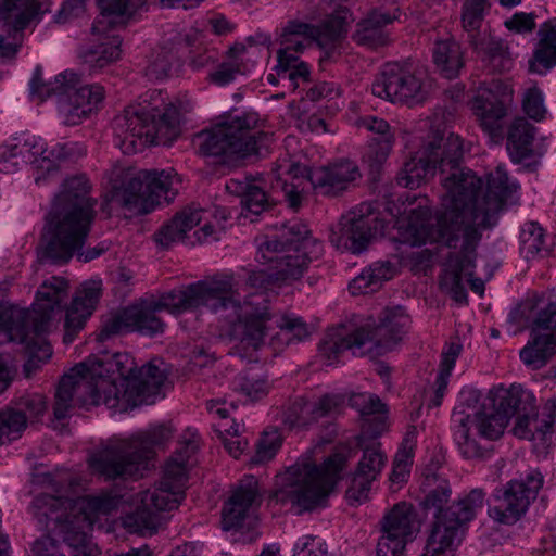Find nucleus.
<instances>
[{"mask_svg": "<svg viewBox=\"0 0 556 556\" xmlns=\"http://www.w3.org/2000/svg\"><path fill=\"white\" fill-rule=\"evenodd\" d=\"M416 528V514L410 504L399 503L384 516L382 532L408 542L414 538Z\"/></svg>", "mask_w": 556, "mask_h": 556, "instance_id": "nucleus-40", "label": "nucleus"}, {"mask_svg": "<svg viewBox=\"0 0 556 556\" xmlns=\"http://www.w3.org/2000/svg\"><path fill=\"white\" fill-rule=\"evenodd\" d=\"M480 37H473L470 47L480 56L481 61L492 71L502 73L510 70L511 54L507 43L493 35L491 30Z\"/></svg>", "mask_w": 556, "mask_h": 556, "instance_id": "nucleus-36", "label": "nucleus"}, {"mask_svg": "<svg viewBox=\"0 0 556 556\" xmlns=\"http://www.w3.org/2000/svg\"><path fill=\"white\" fill-rule=\"evenodd\" d=\"M543 482V475L539 470H531L496 489L493 504L489 507V516L504 525L517 522L536 498Z\"/></svg>", "mask_w": 556, "mask_h": 556, "instance_id": "nucleus-22", "label": "nucleus"}, {"mask_svg": "<svg viewBox=\"0 0 556 556\" xmlns=\"http://www.w3.org/2000/svg\"><path fill=\"white\" fill-rule=\"evenodd\" d=\"M361 177L358 166L350 160H340L318 167L309 174L314 189L327 197H337Z\"/></svg>", "mask_w": 556, "mask_h": 556, "instance_id": "nucleus-27", "label": "nucleus"}, {"mask_svg": "<svg viewBox=\"0 0 556 556\" xmlns=\"http://www.w3.org/2000/svg\"><path fill=\"white\" fill-rule=\"evenodd\" d=\"M462 159L463 144L459 136L453 132L445 136L437 130L429 135L416 154L404 163L403 168L397 175V184L400 186L415 189L439 168L444 193L441 197L440 207L435 212L434 224L429 223L431 217V214H429L426 222L429 228H440L441 215L450 210L454 214L460 215L457 219H466L481 214L485 207L484 199L488 194L490 176L498 167L506 173L502 166H497L494 172L490 173L486 191L481 198L483 182L471 169L460 166ZM418 207H424V205L418 204L416 208ZM414 210L415 207L409 211L406 218L397 222L401 238L404 230L401 226H406ZM428 210L430 208L428 207Z\"/></svg>", "mask_w": 556, "mask_h": 556, "instance_id": "nucleus-3", "label": "nucleus"}, {"mask_svg": "<svg viewBox=\"0 0 556 556\" xmlns=\"http://www.w3.org/2000/svg\"><path fill=\"white\" fill-rule=\"evenodd\" d=\"M507 321L517 333L531 327V340L520 351L521 361L540 369L556 354V304L527 299L513 308Z\"/></svg>", "mask_w": 556, "mask_h": 556, "instance_id": "nucleus-19", "label": "nucleus"}, {"mask_svg": "<svg viewBox=\"0 0 556 556\" xmlns=\"http://www.w3.org/2000/svg\"><path fill=\"white\" fill-rule=\"evenodd\" d=\"M380 226L379 219L370 212V205L362 204L359 213L342 216L339 233L331 241L338 248L358 254L367 249Z\"/></svg>", "mask_w": 556, "mask_h": 556, "instance_id": "nucleus-24", "label": "nucleus"}, {"mask_svg": "<svg viewBox=\"0 0 556 556\" xmlns=\"http://www.w3.org/2000/svg\"><path fill=\"white\" fill-rule=\"evenodd\" d=\"M522 108L525 113L532 119L540 122L546 114L544 99L541 90L536 87L530 88L523 97Z\"/></svg>", "mask_w": 556, "mask_h": 556, "instance_id": "nucleus-58", "label": "nucleus"}, {"mask_svg": "<svg viewBox=\"0 0 556 556\" xmlns=\"http://www.w3.org/2000/svg\"><path fill=\"white\" fill-rule=\"evenodd\" d=\"M15 413L24 419V424L37 422L47 410V401L43 395L34 393L20 397L13 406Z\"/></svg>", "mask_w": 556, "mask_h": 556, "instance_id": "nucleus-50", "label": "nucleus"}, {"mask_svg": "<svg viewBox=\"0 0 556 556\" xmlns=\"http://www.w3.org/2000/svg\"><path fill=\"white\" fill-rule=\"evenodd\" d=\"M400 9L392 12L382 9L372 10L366 18L357 25L354 39L357 43L371 49L386 46L389 42V35L384 27L400 17Z\"/></svg>", "mask_w": 556, "mask_h": 556, "instance_id": "nucleus-32", "label": "nucleus"}, {"mask_svg": "<svg viewBox=\"0 0 556 556\" xmlns=\"http://www.w3.org/2000/svg\"><path fill=\"white\" fill-rule=\"evenodd\" d=\"M4 153L11 152V154L18 159L21 162L30 164L34 169L37 170L35 181L36 184H40L43 180V176H41V167H49V161H45L41 159V155L45 154V142H42L41 138L29 134L22 132L17 136L12 137L4 143Z\"/></svg>", "mask_w": 556, "mask_h": 556, "instance_id": "nucleus-35", "label": "nucleus"}, {"mask_svg": "<svg viewBox=\"0 0 556 556\" xmlns=\"http://www.w3.org/2000/svg\"><path fill=\"white\" fill-rule=\"evenodd\" d=\"M261 502L258 481L252 476L247 477L224 504L222 510L223 529L229 531L241 528L244 521L252 517L254 508L260 506Z\"/></svg>", "mask_w": 556, "mask_h": 556, "instance_id": "nucleus-25", "label": "nucleus"}, {"mask_svg": "<svg viewBox=\"0 0 556 556\" xmlns=\"http://www.w3.org/2000/svg\"><path fill=\"white\" fill-rule=\"evenodd\" d=\"M387 457L379 443H374L363 450V456L358 462L355 472L367 476L374 480L379 476L386 465Z\"/></svg>", "mask_w": 556, "mask_h": 556, "instance_id": "nucleus-52", "label": "nucleus"}, {"mask_svg": "<svg viewBox=\"0 0 556 556\" xmlns=\"http://www.w3.org/2000/svg\"><path fill=\"white\" fill-rule=\"evenodd\" d=\"M424 486L427 490L421 505L425 510L432 511L434 517L430 547L433 549L442 545H457L462 541L467 525L482 509L485 492L479 488L472 489L452 505L446 506L452 495V488L446 479L438 473L427 475Z\"/></svg>", "mask_w": 556, "mask_h": 556, "instance_id": "nucleus-13", "label": "nucleus"}, {"mask_svg": "<svg viewBox=\"0 0 556 556\" xmlns=\"http://www.w3.org/2000/svg\"><path fill=\"white\" fill-rule=\"evenodd\" d=\"M521 251L527 257H534L540 252H549L543 228L536 222H527L520 231Z\"/></svg>", "mask_w": 556, "mask_h": 556, "instance_id": "nucleus-49", "label": "nucleus"}, {"mask_svg": "<svg viewBox=\"0 0 556 556\" xmlns=\"http://www.w3.org/2000/svg\"><path fill=\"white\" fill-rule=\"evenodd\" d=\"M90 189L85 174L63 181L46 218L41 262L62 265L75 255L79 262L88 263L109 250L106 242L83 250L96 217L97 201L89 195Z\"/></svg>", "mask_w": 556, "mask_h": 556, "instance_id": "nucleus-4", "label": "nucleus"}, {"mask_svg": "<svg viewBox=\"0 0 556 556\" xmlns=\"http://www.w3.org/2000/svg\"><path fill=\"white\" fill-rule=\"evenodd\" d=\"M395 273L396 267L390 261L375 262L350 282L349 289L354 295L376 292L386 281L392 279Z\"/></svg>", "mask_w": 556, "mask_h": 556, "instance_id": "nucleus-39", "label": "nucleus"}, {"mask_svg": "<svg viewBox=\"0 0 556 556\" xmlns=\"http://www.w3.org/2000/svg\"><path fill=\"white\" fill-rule=\"evenodd\" d=\"M539 35L540 43L533 60L530 61V71L543 74L556 65V25L548 21L542 26Z\"/></svg>", "mask_w": 556, "mask_h": 556, "instance_id": "nucleus-44", "label": "nucleus"}, {"mask_svg": "<svg viewBox=\"0 0 556 556\" xmlns=\"http://www.w3.org/2000/svg\"><path fill=\"white\" fill-rule=\"evenodd\" d=\"M49 0H0V23L11 29L24 30L50 11Z\"/></svg>", "mask_w": 556, "mask_h": 556, "instance_id": "nucleus-30", "label": "nucleus"}, {"mask_svg": "<svg viewBox=\"0 0 556 556\" xmlns=\"http://www.w3.org/2000/svg\"><path fill=\"white\" fill-rule=\"evenodd\" d=\"M374 479L355 472L346 490V498L351 505H358L368 498Z\"/></svg>", "mask_w": 556, "mask_h": 556, "instance_id": "nucleus-57", "label": "nucleus"}, {"mask_svg": "<svg viewBox=\"0 0 556 556\" xmlns=\"http://www.w3.org/2000/svg\"><path fill=\"white\" fill-rule=\"evenodd\" d=\"M433 62L442 76L456 78L464 67V54L460 45L453 38L438 40L434 43Z\"/></svg>", "mask_w": 556, "mask_h": 556, "instance_id": "nucleus-42", "label": "nucleus"}, {"mask_svg": "<svg viewBox=\"0 0 556 556\" xmlns=\"http://www.w3.org/2000/svg\"><path fill=\"white\" fill-rule=\"evenodd\" d=\"M30 94L40 101L56 96L59 112L66 125L80 124L99 109L104 99V88L98 84H85L74 71H64L52 81L45 83L42 71L37 67L30 80Z\"/></svg>", "mask_w": 556, "mask_h": 556, "instance_id": "nucleus-18", "label": "nucleus"}, {"mask_svg": "<svg viewBox=\"0 0 556 556\" xmlns=\"http://www.w3.org/2000/svg\"><path fill=\"white\" fill-rule=\"evenodd\" d=\"M115 144L125 154L151 144L170 146L179 135V112L153 90L142 102L127 106L113 121Z\"/></svg>", "mask_w": 556, "mask_h": 556, "instance_id": "nucleus-9", "label": "nucleus"}, {"mask_svg": "<svg viewBox=\"0 0 556 556\" xmlns=\"http://www.w3.org/2000/svg\"><path fill=\"white\" fill-rule=\"evenodd\" d=\"M356 124L359 128L376 135L370 139L367 157L372 168L380 167L388 159L394 143L390 125L387 121L371 115L359 117Z\"/></svg>", "mask_w": 556, "mask_h": 556, "instance_id": "nucleus-34", "label": "nucleus"}, {"mask_svg": "<svg viewBox=\"0 0 556 556\" xmlns=\"http://www.w3.org/2000/svg\"><path fill=\"white\" fill-rule=\"evenodd\" d=\"M556 420V400L548 399L542 410L539 413L535 406L534 412H528L519 415L516 420L513 432L516 437L525 440H541L544 441L547 434L554 431V424Z\"/></svg>", "mask_w": 556, "mask_h": 556, "instance_id": "nucleus-31", "label": "nucleus"}, {"mask_svg": "<svg viewBox=\"0 0 556 556\" xmlns=\"http://www.w3.org/2000/svg\"><path fill=\"white\" fill-rule=\"evenodd\" d=\"M199 448L197 433H190L180 447L165 464L161 481L138 494L139 505L122 518V523L130 533L153 534L161 523L160 514L177 508L184 498L191 457Z\"/></svg>", "mask_w": 556, "mask_h": 556, "instance_id": "nucleus-8", "label": "nucleus"}, {"mask_svg": "<svg viewBox=\"0 0 556 556\" xmlns=\"http://www.w3.org/2000/svg\"><path fill=\"white\" fill-rule=\"evenodd\" d=\"M382 533L377 543L376 556H402L407 542L388 533Z\"/></svg>", "mask_w": 556, "mask_h": 556, "instance_id": "nucleus-60", "label": "nucleus"}, {"mask_svg": "<svg viewBox=\"0 0 556 556\" xmlns=\"http://www.w3.org/2000/svg\"><path fill=\"white\" fill-rule=\"evenodd\" d=\"M178 49L176 46L167 48L165 46L153 54L147 71L148 74L156 79H162L168 76L172 67L178 63Z\"/></svg>", "mask_w": 556, "mask_h": 556, "instance_id": "nucleus-54", "label": "nucleus"}, {"mask_svg": "<svg viewBox=\"0 0 556 556\" xmlns=\"http://www.w3.org/2000/svg\"><path fill=\"white\" fill-rule=\"evenodd\" d=\"M349 11H338L327 18L321 27L292 21L289 22L282 33L283 48L277 52V65L275 71L282 80V85L291 90L299 88L300 83H307L309 77L308 65L299 60L296 53L302 52L314 41L326 50L334 47L336 42L346 31Z\"/></svg>", "mask_w": 556, "mask_h": 556, "instance_id": "nucleus-15", "label": "nucleus"}, {"mask_svg": "<svg viewBox=\"0 0 556 556\" xmlns=\"http://www.w3.org/2000/svg\"><path fill=\"white\" fill-rule=\"evenodd\" d=\"M101 295V282L90 280L81 285L66 309L63 341L68 344L85 326Z\"/></svg>", "mask_w": 556, "mask_h": 556, "instance_id": "nucleus-28", "label": "nucleus"}, {"mask_svg": "<svg viewBox=\"0 0 556 556\" xmlns=\"http://www.w3.org/2000/svg\"><path fill=\"white\" fill-rule=\"evenodd\" d=\"M280 170L281 167L273 172L275 181H271V188L275 192L281 191L283 193V198L288 201L290 207L298 208L301 204V194L295 185L288 184L282 179Z\"/></svg>", "mask_w": 556, "mask_h": 556, "instance_id": "nucleus-59", "label": "nucleus"}, {"mask_svg": "<svg viewBox=\"0 0 556 556\" xmlns=\"http://www.w3.org/2000/svg\"><path fill=\"white\" fill-rule=\"evenodd\" d=\"M166 378V364L161 358L138 368L129 353L93 355L62 377L53 414L59 420L65 419L75 405L89 404L127 412L153 402Z\"/></svg>", "mask_w": 556, "mask_h": 556, "instance_id": "nucleus-1", "label": "nucleus"}, {"mask_svg": "<svg viewBox=\"0 0 556 556\" xmlns=\"http://www.w3.org/2000/svg\"><path fill=\"white\" fill-rule=\"evenodd\" d=\"M346 462L348 453L337 452L319 466L312 452H307L276 477L273 497L280 503H291L300 513L325 507Z\"/></svg>", "mask_w": 556, "mask_h": 556, "instance_id": "nucleus-10", "label": "nucleus"}, {"mask_svg": "<svg viewBox=\"0 0 556 556\" xmlns=\"http://www.w3.org/2000/svg\"><path fill=\"white\" fill-rule=\"evenodd\" d=\"M84 154V148L77 142H58L50 149L45 147V154L41 155V159L49 161L50 166L41 167V176H43V180L47 176H50L58 170V166L61 162L75 161Z\"/></svg>", "mask_w": 556, "mask_h": 556, "instance_id": "nucleus-47", "label": "nucleus"}, {"mask_svg": "<svg viewBox=\"0 0 556 556\" xmlns=\"http://www.w3.org/2000/svg\"><path fill=\"white\" fill-rule=\"evenodd\" d=\"M172 437V430L164 426H154L144 432L116 445H110L94 453L89 463L92 470L105 480L134 478L142 476L149 469L154 448L163 445Z\"/></svg>", "mask_w": 556, "mask_h": 556, "instance_id": "nucleus-17", "label": "nucleus"}, {"mask_svg": "<svg viewBox=\"0 0 556 556\" xmlns=\"http://www.w3.org/2000/svg\"><path fill=\"white\" fill-rule=\"evenodd\" d=\"M179 184L180 180L173 169L140 170L125 184L121 202L136 214H148L162 201H173L178 193Z\"/></svg>", "mask_w": 556, "mask_h": 556, "instance_id": "nucleus-20", "label": "nucleus"}, {"mask_svg": "<svg viewBox=\"0 0 556 556\" xmlns=\"http://www.w3.org/2000/svg\"><path fill=\"white\" fill-rule=\"evenodd\" d=\"M343 402V397L339 394H325L314 402L295 400L286 413L285 422L290 428H309L321 418L337 416Z\"/></svg>", "mask_w": 556, "mask_h": 556, "instance_id": "nucleus-26", "label": "nucleus"}, {"mask_svg": "<svg viewBox=\"0 0 556 556\" xmlns=\"http://www.w3.org/2000/svg\"><path fill=\"white\" fill-rule=\"evenodd\" d=\"M488 404L483 403V413L489 418V425L478 422L482 434L491 439L500 438L511 417L519 418V415L535 410L536 400L534 394L519 384H511L509 388H497L491 390L485 397Z\"/></svg>", "mask_w": 556, "mask_h": 556, "instance_id": "nucleus-21", "label": "nucleus"}, {"mask_svg": "<svg viewBox=\"0 0 556 556\" xmlns=\"http://www.w3.org/2000/svg\"><path fill=\"white\" fill-rule=\"evenodd\" d=\"M295 556H327V549L321 540L306 535L296 543Z\"/></svg>", "mask_w": 556, "mask_h": 556, "instance_id": "nucleus-63", "label": "nucleus"}, {"mask_svg": "<svg viewBox=\"0 0 556 556\" xmlns=\"http://www.w3.org/2000/svg\"><path fill=\"white\" fill-rule=\"evenodd\" d=\"M219 59V52L214 47L197 48L190 58L193 70H202L214 65Z\"/></svg>", "mask_w": 556, "mask_h": 556, "instance_id": "nucleus-64", "label": "nucleus"}, {"mask_svg": "<svg viewBox=\"0 0 556 556\" xmlns=\"http://www.w3.org/2000/svg\"><path fill=\"white\" fill-rule=\"evenodd\" d=\"M244 52L245 47L242 43L230 47L226 52L228 60L222 62L214 72L210 73L211 81L218 86H225L235 80L236 76L242 73V55Z\"/></svg>", "mask_w": 556, "mask_h": 556, "instance_id": "nucleus-46", "label": "nucleus"}, {"mask_svg": "<svg viewBox=\"0 0 556 556\" xmlns=\"http://www.w3.org/2000/svg\"><path fill=\"white\" fill-rule=\"evenodd\" d=\"M233 295L239 300L238 316L224 317L229 324V334L243 348L257 350L275 325L279 331L273 339L287 344L301 342L309 337L306 324L298 317L271 316L268 312V295L263 292L240 293L238 281L235 279Z\"/></svg>", "mask_w": 556, "mask_h": 556, "instance_id": "nucleus-14", "label": "nucleus"}, {"mask_svg": "<svg viewBox=\"0 0 556 556\" xmlns=\"http://www.w3.org/2000/svg\"><path fill=\"white\" fill-rule=\"evenodd\" d=\"M233 292L235 277L217 275L211 279L199 280L180 289L170 290L149 303L127 307L126 319L132 325V331L154 337L163 333L165 329V323L156 315L162 309L179 314L203 306L223 319L236 317L240 305Z\"/></svg>", "mask_w": 556, "mask_h": 556, "instance_id": "nucleus-6", "label": "nucleus"}, {"mask_svg": "<svg viewBox=\"0 0 556 556\" xmlns=\"http://www.w3.org/2000/svg\"><path fill=\"white\" fill-rule=\"evenodd\" d=\"M68 298V283L64 278L51 277L43 281L36 294L31 313H12L0 306V330L26 345L31 358L46 362L52 355L50 343L45 334L60 320L62 303Z\"/></svg>", "mask_w": 556, "mask_h": 556, "instance_id": "nucleus-11", "label": "nucleus"}, {"mask_svg": "<svg viewBox=\"0 0 556 556\" xmlns=\"http://www.w3.org/2000/svg\"><path fill=\"white\" fill-rule=\"evenodd\" d=\"M460 415V417L456 420L458 425L454 430V440L458 446L460 454L465 458H479L482 456V447L476 441L475 435H479L489 440H492L490 437L482 434L478 428V422H484L486 426L489 425V418L482 410H477L473 414L465 412L454 413V417Z\"/></svg>", "mask_w": 556, "mask_h": 556, "instance_id": "nucleus-33", "label": "nucleus"}, {"mask_svg": "<svg viewBox=\"0 0 556 556\" xmlns=\"http://www.w3.org/2000/svg\"><path fill=\"white\" fill-rule=\"evenodd\" d=\"M372 94L401 103H419L427 97L424 74L410 64L391 62L382 66L371 86Z\"/></svg>", "mask_w": 556, "mask_h": 556, "instance_id": "nucleus-23", "label": "nucleus"}, {"mask_svg": "<svg viewBox=\"0 0 556 556\" xmlns=\"http://www.w3.org/2000/svg\"><path fill=\"white\" fill-rule=\"evenodd\" d=\"M509 101L508 96L500 97L492 89L479 90L472 101L480 126L493 139L502 136V119L507 114Z\"/></svg>", "mask_w": 556, "mask_h": 556, "instance_id": "nucleus-29", "label": "nucleus"}, {"mask_svg": "<svg viewBox=\"0 0 556 556\" xmlns=\"http://www.w3.org/2000/svg\"><path fill=\"white\" fill-rule=\"evenodd\" d=\"M488 0H465L463 5L462 22L467 33L468 43H471L477 35H484L489 28H482Z\"/></svg>", "mask_w": 556, "mask_h": 556, "instance_id": "nucleus-48", "label": "nucleus"}, {"mask_svg": "<svg viewBox=\"0 0 556 556\" xmlns=\"http://www.w3.org/2000/svg\"><path fill=\"white\" fill-rule=\"evenodd\" d=\"M116 29L109 28L105 34L99 35L103 41L92 46L84 55L85 63L90 68L97 71L102 70L106 65L117 61L121 56L122 39L114 31Z\"/></svg>", "mask_w": 556, "mask_h": 556, "instance_id": "nucleus-43", "label": "nucleus"}, {"mask_svg": "<svg viewBox=\"0 0 556 556\" xmlns=\"http://www.w3.org/2000/svg\"><path fill=\"white\" fill-rule=\"evenodd\" d=\"M202 214L203 211L195 206L181 210L154 235L155 242L167 249L184 240L186 233L202 220Z\"/></svg>", "mask_w": 556, "mask_h": 556, "instance_id": "nucleus-37", "label": "nucleus"}, {"mask_svg": "<svg viewBox=\"0 0 556 556\" xmlns=\"http://www.w3.org/2000/svg\"><path fill=\"white\" fill-rule=\"evenodd\" d=\"M23 30L12 29L8 35L0 34V58L3 60L13 59L23 40Z\"/></svg>", "mask_w": 556, "mask_h": 556, "instance_id": "nucleus-62", "label": "nucleus"}, {"mask_svg": "<svg viewBox=\"0 0 556 556\" xmlns=\"http://www.w3.org/2000/svg\"><path fill=\"white\" fill-rule=\"evenodd\" d=\"M518 186L510 182L507 173L501 167L490 176L488 194L484 199L485 207L481 214L470 218L457 219L460 215L453 211L445 212L440 217V228H429L426 224L429 210L415 208L410 219L402 232L401 242L412 247L427 242H440L448 248L456 249L460 243V251L451 254L447 261L448 270L442 279L452 298L464 303L467 300V291L463 285L464 276H472L475 266L476 248L481 240L482 231L496 224L497 216Z\"/></svg>", "mask_w": 556, "mask_h": 556, "instance_id": "nucleus-2", "label": "nucleus"}, {"mask_svg": "<svg viewBox=\"0 0 556 556\" xmlns=\"http://www.w3.org/2000/svg\"><path fill=\"white\" fill-rule=\"evenodd\" d=\"M409 317L402 307L387 311L380 324L357 326L353 323L330 328L319 344L320 353L332 364L344 351L354 356H377L391 351L406 333Z\"/></svg>", "mask_w": 556, "mask_h": 556, "instance_id": "nucleus-12", "label": "nucleus"}, {"mask_svg": "<svg viewBox=\"0 0 556 556\" xmlns=\"http://www.w3.org/2000/svg\"><path fill=\"white\" fill-rule=\"evenodd\" d=\"M24 419L12 407L0 410V445L21 438L26 429Z\"/></svg>", "mask_w": 556, "mask_h": 556, "instance_id": "nucleus-53", "label": "nucleus"}, {"mask_svg": "<svg viewBox=\"0 0 556 556\" xmlns=\"http://www.w3.org/2000/svg\"><path fill=\"white\" fill-rule=\"evenodd\" d=\"M350 405L359 413L363 420L382 419L384 404L372 393H353L350 396Z\"/></svg>", "mask_w": 556, "mask_h": 556, "instance_id": "nucleus-51", "label": "nucleus"}, {"mask_svg": "<svg viewBox=\"0 0 556 556\" xmlns=\"http://www.w3.org/2000/svg\"><path fill=\"white\" fill-rule=\"evenodd\" d=\"M323 253V244L311 236L307 226L296 219L283 224L276 232L258 239L257 260L270 264L268 270L251 271L247 294L263 292L300 279L309 262Z\"/></svg>", "mask_w": 556, "mask_h": 556, "instance_id": "nucleus-5", "label": "nucleus"}, {"mask_svg": "<svg viewBox=\"0 0 556 556\" xmlns=\"http://www.w3.org/2000/svg\"><path fill=\"white\" fill-rule=\"evenodd\" d=\"M232 384L236 391L242 393L250 401L262 399L268 391L267 381L250 372L239 374Z\"/></svg>", "mask_w": 556, "mask_h": 556, "instance_id": "nucleus-55", "label": "nucleus"}, {"mask_svg": "<svg viewBox=\"0 0 556 556\" xmlns=\"http://www.w3.org/2000/svg\"><path fill=\"white\" fill-rule=\"evenodd\" d=\"M132 331V325L126 319V308L118 315L112 317L102 326L100 338L105 340L112 336Z\"/></svg>", "mask_w": 556, "mask_h": 556, "instance_id": "nucleus-61", "label": "nucleus"}, {"mask_svg": "<svg viewBox=\"0 0 556 556\" xmlns=\"http://www.w3.org/2000/svg\"><path fill=\"white\" fill-rule=\"evenodd\" d=\"M226 189L241 199L244 218H248L249 214L257 216L270 206L266 192L254 180L232 178L226 184Z\"/></svg>", "mask_w": 556, "mask_h": 556, "instance_id": "nucleus-38", "label": "nucleus"}, {"mask_svg": "<svg viewBox=\"0 0 556 556\" xmlns=\"http://www.w3.org/2000/svg\"><path fill=\"white\" fill-rule=\"evenodd\" d=\"M121 497L110 492L68 497L40 494L31 502V510L47 530L58 531L72 556H98L99 549L88 532L100 516L117 508Z\"/></svg>", "mask_w": 556, "mask_h": 556, "instance_id": "nucleus-7", "label": "nucleus"}, {"mask_svg": "<svg viewBox=\"0 0 556 556\" xmlns=\"http://www.w3.org/2000/svg\"><path fill=\"white\" fill-rule=\"evenodd\" d=\"M536 128L523 117L513 121L507 134V150L515 162H521L532 155Z\"/></svg>", "mask_w": 556, "mask_h": 556, "instance_id": "nucleus-41", "label": "nucleus"}, {"mask_svg": "<svg viewBox=\"0 0 556 556\" xmlns=\"http://www.w3.org/2000/svg\"><path fill=\"white\" fill-rule=\"evenodd\" d=\"M199 152L220 157L222 163L258 155L269 143L263 121L255 112L223 115L210 129L197 135Z\"/></svg>", "mask_w": 556, "mask_h": 556, "instance_id": "nucleus-16", "label": "nucleus"}, {"mask_svg": "<svg viewBox=\"0 0 556 556\" xmlns=\"http://www.w3.org/2000/svg\"><path fill=\"white\" fill-rule=\"evenodd\" d=\"M129 0H98L100 15L92 24V34H105L109 28L117 29L124 24Z\"/></svg>", "mask_w": 556, "mask_h": 556, "instance_id": "nucleus-45", "label": "nucleus"}, {"mask_svg": "<svg viewBox=\"0 0 556 556\" xmlns=\"http://www.w3.org/2000/svg\"><path fill=\"white\" fill-rule=\"evenodd\" d=\"M281 446V437L276 429L265 431L256 445L253 463L270 460Z\"/></svg>", "mask_w": 556, "mask_h": 556, "instance_id": "nucleus-56", "label": "nucleus"}]
</instances>
